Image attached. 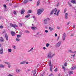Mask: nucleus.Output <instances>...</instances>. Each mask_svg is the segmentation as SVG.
<instances>
[{"label": "nucleus", "instance_id": "obj_1", "mask_svg": "<svg viewBox=\"0 0 76 76\" xmlns=\"http://www.w3.org/2000/svg\"><path fill=\"white\" fill-rule=\"evenodd\" d=\"M55 55V54L54 53L52 55V53L50 52L48 53L47 55V58H52Z\"/></svg>", "mask_w": 76, "mask_h": 76}, {"label": "nucleus", "instance_id": "obj_2", "mask_svg": "<svg viewBox=\"0 0 76 76\" xmlns=\"http://www.w3.org/2000/svg\"><path fill=\"white\" fill-rule=\"evenodd\" d=\"M44 10L43 8H40V9H38L37 12V14L38 15H39L42 13V12H44Z\"/></svg>", "mask_w": 76, "mask_h": 76}, {"label": "nucleus", "instance_id": "obj_3", "mask_svg": "<svg viewBox=\"0 0 76 76\" xmlns=\"http://www.w3.org/2000/svg\"><path fill=\"white\" fill-rule=\"evenodd\" d=\"M57 11V9L56 8H55L54 10H53L50 12V15H53V14L54 13V12H55L54 14L55 15H56Z\"/></svg>", "mask_w": 76, "mask_h": 76}, {"label": "nucleus", "instance_id": "obj_4", "mask_svg": "<svg viewBox=\"0 0 76 76\" xmlns=\"http://www.w3.org/2000/svg\"><path fill=\"white\" fill-rule=\"evenodd\" d=\"M61 44V41H60L56 43L55 45V47H57V48L58 47H59V46H60Z\"/></svg>", "mask_w": 76, "mask_h": 76}, {"label": "nucleus", "instance_id": "obj_5", "mask_svg": "<svg viewBox=\"0 0 76 76\" xmlns=\"http://www.w3.org/2000/svg\"><path fill=\"white\" fill-rule=\"evenodd\" d=\"M10 25L11 27H13V28H16V27H18V26L15 24H13L12 23H11L10 24Z\"/></svg>", "mask_w": 76, "mask_h": 76}, {"label": "nucleus", "instance_id": "obj_6", "mask_svg": "<svg viewBox=\"0 0 76 76\" xmlns=\"http://www.w3.org/2000/svg\"><path fill=\"white\" fill-rule=\"evenodd\" d=\"M66 39V34L64 33L62 36V39L63 41H65V39Z\"/></svg>", "mask_w": 76, "mask_h": 76}, {"label": "nucleus", "instance_id": "obj_7", "mask_svg": "<svg viewBox=\"0 0 76 76\" xmlns=\"http://www.w3.org/2000/svg\"><path fill=\"white\" fill-rule=\"evenodd\" d=\"M15 71L16 73H20V71H21V70H20L19 69H16Z\"/></svg>", "mask_w": 76, "mask_h": 76}, {"label": "nucleus", "instance_id": "obj_8", "mask_svg": "<svg viewBox=\"0 0 76 76\" xmlns=\"http://www.w3.org/2000/svg\"><path fill=\"white\" fill-rule=\"evenodd\" d=\"M65 19H68V13H66L65 15Z\"/></svg>", "mask_w": 76, "mask_h": 76}, {"label": "nucleus", "instance_id": "obj_9", "mask_svg": "<svg viewBox=\"0 0 76 76\" xmlns=\"http://www.w3.org/2000/svg\"><path fill=\"white\" fill-rule=\"evenodd\" d=\"M3 48H1L0 53L1 54H3Z\"/></svg>", "mask_w": 76, "mask_h": 76}, {"label": "nucleus", "instance_id": "obj_10", "mask_svg": "<svg viewBox=\"0 0 76 76\" xmlns=\"http://www.w3.org/2000/svg\"><path fill=\"white\" fill-rule=\"evenodd\" d=\"M40 1H41V0H38L37 4V6H39V4H40Z\"/></svg>", "mask_w": 76, "mask_h": 76}, {"label": "nucleus", "instance_id": "obj_11", "mask_svg": "<svg viewBox=\"0 0 76 76\" xmlns=\"http://www.w3.org/2000/svg\"><path fill=\"white\" fill-rule=\"evenodd\" d=\"M11 34L12 35V36H15V32L13 31H11Z\"/></svg>", "mask_w": 76, "mask_h": 76}, {"label": "nucleus", "instance_id": "obj_12", "mask_svg": "<svg viewBox=\"0 0 76 76\" xmlns=\"http://www.w3.org/2000/svg\"><path fill=\"white\" fill-rule=\"evenodd\" d=\"M5 37L6 38V40L8 41V36L7 35V34H5Z\"/></svg>", "mask_w": 76, "mask_h": 76}, {"label": "nucleus", "instance_id": "obj_13", "mask_svg": "<svg viewBox=\"0 0 76 76\" xmlns=\"http://www.w3.org/2000/svg\"><path fill=\"white\" fill-rule=\"evenodd\" d=\"M49 29L50 31H53V30L54 29V28L51 27H49Z\"/></svg>", "mask_w": 76, "mask_h": 76}, {"label": "nucleus", "instance_id": "obj_14", "mask_svg": "<svg viewBox=\"0 0 76 76\" xmlns=\"http://www.w3.org/2000/svg\"><path fill=\"white\" fill-rule=\"evenodd\" d=\"M71 2L73 4H76V1L75 0H71Z\"/></svg>", "mask_w": 76, "mask_h": 76}, {"label": "nucleus", "instance_id": "obj_15", "mask_svg": "<svg viewBox=\"0 0 76 76\" xmlns=\"http://www.w3.org/2000/svg\"><path fill=\"white\" fill-rule=\"evenodd\" d=\"M4 65L1 64H0V68H4Z\"/></svg>", "mask_w": 76, "mask_h": 76}, {"label": "nucleus", "instance_id": "obj_16", "mask_svg": "<svg viewBox=\"0 0 76 76\" xmlns=\"http://www.w3.org/2000/svg\"><path fill=\"white\" fill-rule=\"evenodd\" d=\"M69 75H72V74H73V72L69 71Z\"/></svg>", "mask_w": 76, "mask_h": 76}, {"label": "nucleus", "instance_id": "obj_17", "mask_svg": "<svg viewBox=\"0 0 76 76\" xmlns=\"http://www.w3.org/2000/svg\"><path fill=\"white\" fill-rule=\"evenodd\" d=\"M33 49H34V48H31L30 50H28L27 52L28 53H29V52H30V51H32V50H33Z\"/></svg>", "mask_w": 76, "mask_h": 76}, {"label": "nucleus", "instance_id": "obj_18", "mask_svg": "<svg viewBox=\"0 0 76 76\" xmlns=\"http://www.w3.org/2000/svg\"><path fill=\"white\" fill-rule=\"evenodd\" d=\"M0 41L1 42H3V41H4V40H3V38L2 37H1L0 38Z\"/></svg>", "mask_w": 76, "mask_h": 76}, {"label": "nucleus", "instance_id": "obj_19", "mask_svg": "<svg viewBox=\"0 0 76 76\" xmlns=\"http://www.w3.org/2000/svg\"><path fill=\"white\" fill-rule=\"evenodd\" d=\"M47 19H45L44 20L45 24V25H47Z\"/></svg>", "mask_w": 76, "mask_h": 76}, {"label": "nucleus", "instance_id": "obj_20", "mask_svg": "<svg viewBox=\"0 0 76 76\" xmlns=\"http://www.w3.org/2000/svg\"><path fill=\"white\" fill-rule=\"evenodd\" d=\"M76 69V66H73L71 69V70H73L74 69Z\"/></svg>", "mask_w": 76, "mask_h": 76}, {"label": "nucleus", "instance_id": "obj_21", "mask_svg": "<svg viewBox=\"0 0 76 76\" xmlns=\"http://www.w3.org/2000/svg\"><path fill=\"white\" fill-rule=\"evenodd\" d=\"M24 12H25V10H21V14H23V13H24Z\"/></svg>", "mask_w": 76, "mask_h": 76}, {"label": "nucleus", "instance_id": "obj_22", "mask_svg": "<svg viewBox=\"0 0 76 76\" xmlns=\"http://www.w3.org/2000/svg\"><path fill=\"white\" fill-rule=\"evenodd\" d=\"M32 13V10H29L27 11V13Z\"/></svg>", "mask_w": 76, "mask_h": 76}, {"label": "nucleus", "instance_id": "obj_23", "mask_svg": "<svg viewBox=\"0 0 76 76\" xmlns=\"http://www.w3.org/2000/svg\"><path fill=\"white\" fill-rule=\"evenodd\" d=\"M31 28L32 29H33V30L37 29V27H31Z\"/></svg>", "mask_w": 76, "mask_h": 76}, {"label": "nucleus", "instance_id": "obj_24", "mask_svg": "<svg viewBox=\"0 0 76 76\" xmlns=\"http://www.w3.org/2000/svg\"><path fill=\"white\" fill-rule=\"evenodd\" d=\"M28 2V0H24L23 3H27Z\"/></svg>", "mask_w": 76, "mask_h": 76}, {"label": "nucleus", "instance_id": "obj_25", "mask_svg": "<svg viewBox=\"0 0 76 76\" xmlns=\"http://www.w3.org/2000/svg\"><path fill=\"white\" fill-rule=\"evenodd\" d=\"M49 66H50V67L51 66V61H49Z\"/></svg>", "mask_w": 76, "mask_h": 76}, {"label": "nucleus", "instance_id": "obj_26", "mask_svg": "<svg viewBox=\"0 0 76 76\" xmlns=\"http://www.w3.org/2000/svg\"><path fill=\"white\" fill-rule=\"evenodd\" d=\"M15 40L17 42H18L19 41H20V39L18 38H16L15 39Z\"/></svg>", "mask_w": 76, "mask_h": 76}, {"label": "nucleus", "instance_id": "obj_27", "mask_svg": "<svg viewBox=\"0 0 76 76\" xmlns=\"http://www.w3.org/2000/svg\"><path fill=\"white\" fill-rule=\"evenodd\" d=\"M8 51L9 53H11L12 52V49H8Z\"/></svg>", "mask_w": 76, "mask_h": 76}, {"label": "nucleus", "instance_id": "obj_28", "mask_svg": "<svg viewBox=\"0 0 76 76\" xmlns=\"http://www.w3.org/2000/svg\"><path fill=\"white\" fill-rule=\"evenodd\" d=\"M25 61H23L20 63V64H25Z\"/></svg>", "mask_w": 76, "mask_h": 76}, {"label": "nucleus", "instance_id": "obj_29", "mask_svg": "<svg viewBox=\"0 0 76 76\" xmlns=\"http://www.w3.org/2000/svg\"><path fill=\"white\" fill-rule=\"evenodd\" d=\"M36 72H37V70H35L34 72V73L33 74V76H35V74H36Z\"/></svg>", "mask_w": 76, "mask_h": 76}, {"label": "nucleus", "instance_id": "obj_30", "mask_svg": "<svg viewBox=\"0 0 76 76\" xmlns=\"http://www.w3.org/2000/svg\"><path fill=\"white\" fill-rule=\"evenodd\" d=\"M69 53H74V52H73L72 50H69Z\"/></svg>", "mask_w": 76, "mask_h": 76}, {"label": "nucleus", "instance_id": "obj_31", "mask_svg": "<svg viewBox=\"0 0 76 76\" xmlns=\"http://www.w3.org/2000/svg\"><path fill=\"white\" fill-rule=\"evenodd\" d=\"M59 12H60V10H58L57 12V13L56 14L57 16H58V14L59 13Z\"/></svg>", "mask_w": 76, "mask_h": 76}, {"label": "nucleus", "instance_id": "obj_32", "mask_svg": "<svg viewBox=\"0 0 76 76\" xmlns=\"http://www.w3.org/2000/svg\"><path fill=\"white\" fill-rule=\"evenodd\" d=\"M50 46V44L49 43H47L46 45V47H49Z\"/></svg>", "mask_w": 76, "mask_h": 76}, {"label": "nucleus", "instance_id": "obj_33", "mask_svg": "<svg viewBox=\"0 0 76 76\" xmlns=\"http://www.w3.org/2000/svg\"><path fill=\"white\" fill-rule=\"evenodd\" d=\"M52 69H53V68H52V66H50V72H52Z\"/></svg>", "mask_w": 76, "mask_h": 76}, {"label": "nucleus", "instance_id": "obj_34", "mask_svg": "<svg viewBox=\"0 0 76 76\" xmlns=\"http://www.w3.org/2000/svg\"><path fill=\"white\" fill-rule=\"evenodd\" d=\"M20 37H21V35H17V38H20Z\"/></svg>", "mask_w": 76, "mask_h": 76}, {"label": "nucleus", "instance_id": "obj_35", "mask_svg": "<svg viewBox=\"0 0 76 76\" xmlns=\"http://www.w3.org/2000/svg\"><path fill=\"white\" fill-rule=\"evenodd\" d=\"M64 65L65 66H67V63H65L64 64Z\"/></svg>", "mask_w": 76, "mask_h": 76}, {"label": "nucleus", "instance_id": "obj_36", "mask_svg": "<svg viewBox=\"0 0 76 76\" xmlns=\"http://www.w3.org/2000/svg\"><path fill=\"white\" fill-rule=\"evenodd\" d=\"M66 9H64V13H66Z\"/></svg>", "mask_w": 76, "mask_h": 76}, {"label": "nucleus", "instance_id": "obj_37", "mask_svg": "<svg viewBox=\"0 0 76 76\" xmlns=\"http://www.w3.org/2000/svg\"><path fill=\"white\" fill-rule=\"evenodd\" d=\"M11 67V66L10 65V64L9 65H8V67L9 68H10Z\"/></svg>", "mask_w": 76, "mask_h": 76}, {"label": "nucleus", "instance_id": "obj_38", "mask_svg": "<svg viewBox=\"0 0 76 76\" xmlns=\"http://www.w3.org/2000/svg\"><path fill=\"white\" fill-rule=\"evenodd\" d=\"M29 16H30V15L29 14L28 15L26 16V18H28V17H29Z\"/></svg>", "mask_w": 76, "mask_h": 76}, {"label": "nucleus", "instance_id": "obj_39", "mask_svg": "<svg viewBox=\"0 0 76 76\" xmlns=\"http://www.w3.org/2000/svg\"><path fill=\"white\" fill-rule=\"evenodd\" d=\"M49 76H53V74H50V75H49Z\"/></svg>", "mask_w": 76, "mask_h": 76}, {"label": "nucleus", "instance_id": "obj_40", "mask_svg": "<svg viewBox=\"0 0 76 76\" xmlns=\"http://www.w3.org/2000/svg\"><path fill=\"white\" fill-rule=\"evenodd\" d=\"M19 25L20 26H22V23H19Z\"/></svg>", "mask_w": 76, "mask_h": 76}, {"label": "nucleus", "instance_id": "obj_41", "mask_svg": "<svg viewBox=\"0 0 76 76\" xmlns=\"http://www.w3.org/2000/svg\"><path fill=\"white\" fill-rule=\"evenodd\" d=\"M5 64H8V65H9L10 64V63H9L7 62H5Z\"/></svg>", "mask_w": 76, "mask_h": 76}, {"label": "nucleus", "instance_id": "obj_42", "mask_svg": "<svg viewBox=\"0 0 76 76\" xmlns=\"http://www.w3.org/2000/svg\"><path fill=\"white\" fill-rule=\"evenodd\" d=\"M68 4L70 6H72V4L70 3H68Z\"/></svg>", "mask_w": 76, "mask_h": 76}, {"label": "nucleus", "instance_id": "obj_43", "mask_svg": "<svg viewBox=\"0 0 76 76\" xmlns=\"http://www.w3.org/2000/svg\"><path fill=\"white\" fill-rule=\"evenodd\" d=\"M54 71L55 72H57V68H56L54 70Z\"/></svg>", "mask_w": 76, "mask_h": 76}, {"label": "nucleus", "instance_id": "obj_44", "mask_svg": "<svg viewBox=\"0 0 76 76\" xmlns=\"http://www.w3.org/2000/svg\"><path fill=\"white\" fill-rule=\"evenodd\" d=\"M30 70H29V69H27V70L26 72H30Z\"/></svg>", "mask_w": 76, "mask_h": 76}, {"label": "nucleus", "instance_id": "obj_45", "mask_svg": "<svg viewBox=\"0 0 76 76\" xmlns=\"http://www.w3.org/2000/svg\"><path fill=\"white\" fill-rule=\"evenodd\" d=\"M13 48H14V49H16V46L14 45Z\"/></svg>", "mask_w": 76, "mask_h": 76}, {"label": "nucleus", "instance_id": "obj_46", "mask_svg": "<svg viewBox=\"0 0 76 76\" xmlns=\"http://www.w3.org/2000/svg\"><path fill=\"white\" fill-rule=\"evenodd\" d=\"M26 33H29V31H28V30H26Z\"/></svg>", "mask_w": 76, "mask_h": 76}, {"label": "nucleus", "instance_id": "obj_47", "mask_svg": "<svg viewBox=\"0 0 76 76\" xmlns=\"http://www.w3.org/2000/svg\"><path fill=\"white\" fill-rule=\"evenodd\" d=\"M4 8H5V9H6V5H4Z\"/></svg>", "mask_w": 76, "mask_h": 76}, {"label": "nucleus", "instance_id": "obj_48", "mask_svg": "<svg viewBox=\"0 0 76 76\" xmlns=\"http://www.w3.org/2000/svg\"><path fill=\"white\" fill-rule=\"evenodd\" d=\"M0 28H3V26H0Z\"/></svg>", "mask_w": 76, "mask_h": 76}, {"label": "nucleus", "instance_id": "obj_49", "mask_svg": "<svg viewBox=\"0 0 76 76\" xmlns=\"http://www.w3.org/2000/svg\"><path fill=\"white\" fill-rule=\"evenodd\" d=\"M14 14L15 15H16V11H14Z\"/></svg>", "mask_w": 76, "mask_h": 76}, {"label": "nucleus", "instance_id": "obj_50", "mask_svg": "<svg viewBox=\"0 0 76 76\" xmlns=\"http://www.w3.org/2000/svg\"><path fill=\"white\" fill-rule=\"evenodd\" d=\"M48 32V31L47 30H45V32H46V33H47Z\"/></svg>", "mask_w": 76, "mask_h": 76}, {"label": "nucleus", "instance_id": "obj_51", "mask_svg": "<svg viewBox=\"0 0 76 76\" xmlns=\"http://www.w3.org/2000/svg\"><path fill=\"white\" fill-rule=\"evenodd\" d=\"M55 36L56 37L57 36V34H55Z\"/></svg>", "mask_w": 76, "mask_h": 76}, {"label": "nucleus", "instance_id": "obj_52", "mask_svg": "<svg viewBox=\"0 0 76 76\" xmlns=\"http://www.w3.org/2000/svg\"><path fill=\"white\" fill-rule=\"evenodd\" d=\"M73 28H74V29H75V26L73 25Z\"/></svg>", "mask_w": 76, "mask_h": 76}, {"label": "nucleus", "instance_id": "obj_53", "mask_svg": "<svg viewBox=\"0 0 76 76\" xmlns=\"http://www.w3.org/2000/svg\"><path fill=\"white\" fill-rule=\"evenodd\" d=\"M43 49L44 50H45V49H46V48H45V47H44L43 48Z\"/></svg>", "mask_w": 76, "mask_h": 76}, {"label": "nucleus", "instance_id": "obj_54", "mask_svg": "<svg viewBox=\"0 0 76 76\" xmlns=\"http://www.w3.org/2000/svg\"><path fill=\"white\" fill-rule=\"evenodd\" d=\"M75 54H74L73 56V57H75Z\"/></svg>", "mask_w": 76, "mask_h": 76}, {"label": "nucleus", "instance_id": "obj_55", "mask_svg": "<svg viewBox=\"0 0 76 76\" xmlns=\"http://www.w3.org/2000/svg\"><path fill=\"white\" fill-rule=\"evenodd\" d=\"M71 36H73V34H71Z\"/></svg>", "mask_w": 76, "mask_h": 76}, {"label": "nucleus", "instance_id": "obj_56", "mask_svg": "<svg viewBox=\"0 0 76 76\" xmlns=\"http://www.w3.org/2000/svg\"><path fill=\"white\" fill-rule=\"evenodd\" d=\"M28 63H29V62H26V64H28Z\"/></svg>", "mask_w": 76, "mask_h": 76}, {"label": "nucleus", "instance_id": "obj_57", "mask_svg": "<svg viewBox=\"0 0 76 76\" xmlns=\"http://www.w3.org/2000/svg\"><path fill=\"white\" fill-rule=\"evenodd\" d=\"M57 28L58 29H60V27H57Z\"/></svg>", "mask_w": 76, "mask_h": 76}, {"label": "nucleus", "instance_id": "obj_58", "mask_svg": "<svg viewBox=\"0 0 76 76\" xmlns=\"http://www.w3.org/2000/svg\"><path fill=\"white\" fill-rule=\"evenodd\" d=\"M70 23V22H69L67 23V25H69V24Z\"/></svg>", "mask_w": 76, "mask_h": 76}, {"label": "nucleus", "instance_id": "obj_59", "mask_svg": "<svg viewBox=\"0 0 76 76\" xmlns=\"http://www.w3.org/2000/svg\"><path fill=\"white\" fill-rule=\"evenodd\" d=\"M59 38H60V37L59 36L57 40L59 39Z\"/></svg>", "mask_w": 76, "mask_h": 76}, {"label": "nucleus", "instance_id": "obj_60", "mask_svg": "<svg viewBox=\"0 0 76 76\" xmlns=\"http://www.w3.org/2000/svg\"><path fill=\"white\" fill-rule=\"evenodd\" d=\"M63 69L64 71H66V68H64Z\"/></svg>", "mask_w": 76, "mask_h": 76}, {"label": "nucleus", "instance_id": "obj_61", "mask_svg": "<svg viewBox=\"0 0 76 76\" xmlns=\"http://www.w3.org/2000/svg\"><path fill=\"white\" fill-rule=\"evenodd\" d=\"M62 68L64 69L65 68V67L64 66H63Z\"/></svg>", "mask_w": 76, "mask_h": 76}, {"label": "nucleus", "instance_id": "obj_62", "mask_svg": "<svg viewBox=\"0 0 76 76\" xmlns=\"http://www.w3.org/2000/svg\"><path fill=\"white\" fill-rule=\"evenodd\" d=\"M74 53H76V51H74Z\"/></svg>", "mask_w": 76, "mask_h": 76}, {"label": "nucleus", "instance_id": "obj_63", "mask_svg": "<svg viewBox=\"0 0 76 76\" xmlns=\"http://www.w3.org/2000/svg\"><path fill=\"white\" fill-rule=\"evenodd\" d=\"M47 20H50V18H47Z\"/></svg>", "mask_w": 76, "mask_h": 76}, {"label": "nucleus", "instance_id": "obj_64", "mask_svg": "<svg viewBox=\"0 0 76 76\" xmlns=\"http://www.w3.org/2000/svg\"><path fill=\"white\" fill-rule=\"evenodd\" d=\"M41 76H43V75L42 74L41 75Z\"/></svg>", "mask_w": 76, "mask_h": 76}]
</instances>
